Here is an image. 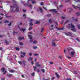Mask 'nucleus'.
<instances>
[{
	"instance_id": "obj_1",
	"label": "nucleus",
	"mask_w": 80,
	"mask_h": 80,
	"mask_svg": "<svg viewBox=\"0 0 80 80\" xmlns=\"http://www.w3.org/2000/svg\"><path fill=\"white\" fill-rule=\"evenodd\" d=\"M11 7L12 8H16V11H17V12H19V6L18 5L15 4L13 6H11Z\"/></svg>"
},
{
	"instance_id": "obj_2",
	"label": "nucleus",
	"mask_w": 80,
	"mask_h": 80,
	"mask_svg": "<svg viewBox=\"0 0 80 80\" xmlns=\"http://www.w3.org/2000/svg\"><path fill=\"white\" fill-rule=\"evenodd\" d=\"M18 63L19 64H20V65L22 66H25V63H26V62L25 60H23L22 62L20 61H19L18 62Z\"/></svg>"
},
{
	"instance_id": "obj_3",
	"label": "nucleus",
	"mask_w": 80,
	"mask_h": 80,
	"mask_svg": "<svg viewBox=\"0 0 80 80\" xmlns=\"http://www.w3.org/2000/svg\"><path fill=\"white\" fill-rule=\"evenodd\" d=\"M70 54L71 56H72V57H73L75 55V52L74 51H72L71 52Z\"/></svg>"
},
{
	"instance_id": "obj_4",
	"label": "nucleus",
	"mask_w": 80,
	"mask_h": 80,
	"mask_svg": "<svg viewBox=\"0 0 80 80\" xmlns=\"http://www.w3.org/2000/svg\"><path fill=\"white\" fill-rule=\"evenodd\" d=\"M65 34L67 36H72V33L71 32H65Z\"/></svg>"
},
{
	"instance_id": "obj_5",
	"label": "nucleus",
	"mask_w": 80,
	"mask_h": 80,
	"mask_svg": "<svg viewBox=\"0 0 80 80\" xmlns=\"http://www.w3.org/2000/svg\"><path fill=\"white\" fill-rule=\"evenodd\" d=\"M28 37H29L30 39V40L29 41V42H30V43H32V36L28 34Z\"/></svg>"
},
{
	"instance_id": "obj_6",
	"label": "nucleus",
	"mask_w": 80,
	"mask_h": 80,
	"mask_svg": "<svg viewBox=\"0 0 80 80\" xmlns=\"http://www.w3.org/2000/svg\"><path fill=\"white\" fill-rule=\"evenodd\" d=\"M72 7L74 8H75V9H77V8H79V10H80V7H78V6H75L73 5H72Z\"/></svg>"
},
{
	"instance_id": "obj_7",
	"label": "nucleus",
	"mask_w": 80,
	"mask_h": 80,
	"mask_svg": "<svg viewBox=\"0 0 80 80\" xmlns=\"http://www.w3.org/2000/svg\"><path fill=\"white\" fill-rule=\"evenodd\" d=\"M56 9H52L51 10H49V11L50 12H54L55 13H57V11H55Z\"/></svg>"
},
{
	"instance_id": "obj_8",
	"label": "nucleus",
	"mask_w": 80,
	"mask_h": 80,
	"mask_svg": "<svg viewBox=\"0 0 80 80\" xmlns=\"http://www.w3.org/2000/svg\"><path fill=\"white\" fill-rule=\"evenodd\" d=\"M22 53V55H23V56L22 55H21V57L22 58H24V56H25V55H26V53L25 52H23Z\"/></svg>"
},
{
	"instance_id": "obj_9",
	"label": "nucleus",
	"mask_w": 80,
	"mask_h": 80,
	"mask_svg": "<svg viewBox=\"0 0 80 80\" xmlns=\"http://www.w3.org/2000/svg\"><path fill=\"white\" fill-rule=\"evenodd\" d=\"M36 66L38 67H41V65H39L38 64V62H36Z\"/></svg>"
},
{
	"instance_id": "obj_10",
	"label": "nucleus",
	"mask_w": 80,
	"mask_h": 80,
	"mask_svg": "<svg viewBox=\"0 0 80 80\" xmlns=\"http://www.w3.org/2000/svg\"><path fill=\"white\" fill-rule=\"evenodd\" d=\"M56 28L57 29H58V30H63V29H64V28H64V27H62V28H58V27H56Z\"/></svg>"
},
{
	"instance_id": "obj_11",
	"label": "nucleus",
	"mask_w": 80,
	"mask_h": 80,
	"mask_svg": "<svg viewBox=\"0 0 80 80\" xmlns=\"http://www.w3.org/2000/svg\"><path fill=\"white\" fill-rule=\"evenodd\" d=\"M39 10L40 11H41V13H42V12H43V9L42 8H41V7H39Z\"/></svg>"
},
{
	"instance_id": "obj_12",
	"label": "nucleus",
	"mask_w": 80,
	"mask_h": 80,
	"mask_svg": "<svg viewBox=\"0 0 80 80\" xmlns=\"http://www.w3.org/2000/svg\"><path fill=\"white\" fill-rule=\"evenodd\" d=\"M31 2L32 4L36 3V2L35 1V0H31Z\"/></svg>"
},
{
	"instance_id": "obj_13",
	"label": "nucleus",
	"mask_w": 80,
	"mask_h": 80,
	"mask_svg": "<svg viewBox=\"0 0 80 80\" xmlns=\"http://www.w3.org/2000/svg\"><path fill=\"white\" fill-rule=\"evenodd\" d=\"M1 72H5V68H2L1 69Z\"/></svg>"
},
{
	"instance_id": "obj_14",
	"label": "nucleus",
	"mask_w": 80,
	"mask_h": 80,
	"mask_svg": "<svg viewBox=\"0 0 80 80\" xmlns=\"http://www.w3.org/2000/svg\"><path fill=\"white\" fill-rule=\"evenodd\" d=\"M12 76V74H7V76L8 77H11V76Z\"/></svg>"
},
{
	"instance_id": "obj_15",
	"label": "nucleus",
	"mask_w": 80,
	"mask_h": 80,
	"mask_svg": "<svg viewBox=\"0 0 80 80\" xmlns=\"http://www.w3.org/2000/svg\"><path fill=\"white\" fill-rule=\"evenodd\" d=\"M23 38H24L23 37H19L18 38V39H19V40H22V39H23Z\"/></svg>"
},
{
	"instance_id": "obj_16",
	"label": "nucleus",
	"mask_w": 80,
	"mask_h": 80,
	"mask_svg": "<svg viewBox=\"0 0 80 80\" xmlns=\"http://www.w3.org/2000/svg\"><path fill=\"white\" fill-rule=\"evenodd\" d=\"M71 25L72 27H71V28H75V26L73 25L72 23H71Z\"/></svg>"
},
{
	"instance_id": "obj_17",
	"label": "nucleus",
	"mask_w": 80,
	"mask_h": 80,
	"mask_svg": "<svg viewBox=\"0 0 80 80\" xmlns=\"http://www.w3.org/2000/svg\"><path fill=\"white\" fill-rule=\"evenodd\" d=\"M32 59H33L31 57H30L28 59V61H29V60H31V61H32Z\"/></svg>"
},
{
	"instance_id": "obj_18",
	"label": "nucleus",
	"mask_w": 80,
	"mask_h": 80,
	"mask_svg": "<svg viewBox=\"0 0 80 80\" xmlns=\"http://www.w3.org/2000/svg\"><path fill=\"white\" fill-rule=\"evenodd\" d=\"M55 75H57V77L58 78H60V76H59V75H58L57 73H55Z\"/></svg>"
},
{
	"instance_id": "obj_19",
	"label": "nucleus",
	"mask_w": 80,
	"mask_h": 80,
	"mask_svg": "<svg viewBox=\"0 0 80 80\" xmlns=\"http://www.w3.org/2000/svg\"><path fill=\"white\" fill-rule=\"evenodd\" d=\"M9 72H11V73H14V72H15V70H10Z\"/></svg>"
},
{
	"instance_id": "obj_20",
	"label": "nucleus",
	"mask_w": 80,
	"mask_h": 80,
	"mask_svg": "<svg viewBox=\"0 0 80 80\" xmlns=\"http://www.w3.org/2000/svg\"><path fill=\"white\" fill-rule=\"evenodd\" d=\"M5 23H9V21L8 20H5L4 21Z\"/></svg>"
},
{
	"instance_id": "obj_21",
	"label": "nucleus",
	"mask_w": 80,
	"mask_h": 80,
	"mask_svg": "<svg viewBox=\"0 0 80 80\" xmlns=\"http://www.w3.org/2000/svg\"><path fill=\"white\" fill-rule=\"evenodd\" d=\"M72 31H73V32H76L77 31V30H76V29H75V28H72Z\"/></svg>"
},
{
	"instance_id": "obj_22",
	"label": "nucleus",
	"mask_w": 80,
	"mask_h": 80,
	"mask_svg": "<svg viewBox=\"0 0 80 80\" xmlns=\"http://www.w3.org/2000/svg\"><path fill=\"white\" fill-rule=\"evenodd\" d=\"M5 43H6V45H8V42L7 41V40H5Z\"/></svg>"
},
{
	"instance_id": "obj_23",
	"label": "nucleus",
	"mask_w": 80,
	"mask_h": 80,
	"mask_svg": "<svg viewBox=\"0 0 80 80\" xmlns=\"http://www.w3.org/2000/svg\"><path fill=\"white\" fill-rule=\"evenodd\" d=\"M80 12H79L76 13V14L77 15V16H78L79 15H80Z\"/></svg>"
},
{
	"instance_id": "obj_24",
	"label": "nucleus",
	"mask_w": 80,
	"mask_h": 80,
	"mask_svg": "<svg viewBox=\"0 0 80 80\" xmlns=\"http://www.w3.org/2000/svg\"><path fill=\"white\" fill-rule=\"evenodd\" d=\"M12 22V21H11L10 22V23H9V24H8V26L9 27H10V26L12 25V23H11Z\"/></svg>"
},
{
	"instance_id": "obj_25",
	"label": "nucleus",
	"mask_w": 80,
	"mask_h": 80,
	"mask_svg": "<svg viewBox=\"0 0 80 80\" xmlns=\"http://www.w3.org/2000/svg\"><path fill=\"white\" fill-rule=\"evenodd\" d=\"M35 72H33L31 74V75L32 77H34V76H35Z\"/></svg>"
},
{
	"instance_id": "obj_26",
	"label": "nucleus",
	"mask_w": 80,
	"mask_h": 80,
	"mask_svg": "<svg viewBox=\"0 0 80 80\" xmlns=\"http://www.w3.org/2000/svg\"><path fill=\"white\" fill-rule=\"evenodd\" d=\"M36 24H39L40 23V21H36L35 22Z\"/></svg>"
},
{
	"instance_id": "obj_27",
	"label": "nucleus",
	"mask_w": 80,
	"mask_h": 80,
	"mask_svg": "<svg viewBox=\"0 0 80 80\" xmlns=\"http://www.w3.org/2000/svg\"><path fill=\"white\" fill-rule=\"evenodd\" d=\"M72 20H73V21H76L77 22L78 20H77V18H76L75 20H74V19H73V17H72Z\"/></svg>"
},
{
	"instance_id": "obj_28",
	"label": "nucleus",
	"mask_w": 80,
	"mask_h": 80,
	"mask_svg": "<svg viewBox=\"0 0 80 80\" xmlns=\"http://www.w3.org/2000/svg\"><path fill=\"white\" fill-rule=\"evenodd\" d=\"M52 45H53V46H56V44H55V43L54 42H53L52 43Z\"/></svg>"
},
{
	"instance_id": "obj_29",
	"label": "nucleus",
	"mask_w": 80,
	"mask_h": 80,
	"mask_svg": "<svg viewBox=\"0 0 80 80\" xmlns=\"http://www.w3.org/2000/svg\"><path fill=\"white\" fill-rule=\"evenodd\" d=\"M78 28V29H80V25L79 24H78L77 26Z\"/></svg>"
},
{
	"instance_id": "obj_30",
	"label": "nucleus",
	"mask_w": 80,
	"mask_h": 80,
	"mask_svg": "<svg viewBox=\"0 0 80 80\" xmlns=\"http://www.w3.org/2000/svg\"><path fill=\"white\" fill-rule=\"evenodd\" d=\"M22 30L23 32H25V30H26V29H23V28H22Z\"/></svg>"
},
{
	"instance_id": "obj_31",
	"label": "nucleus",
	"mask_w": 80,
	"mask_h": 80,
	"mask_svg": "<svg viewBox=\"0 0 80 80\" xmlns=\"http://www.w3.org/2000/svg\"><path fill=\"white\" fill-rule=\"evenodd\" d=\"M29 26H32L33 25V24H32V23H29Z\"/></svg>"
},
{
	"instance_id": "obj_32",
	"label": "nucleus",
	"mask_w": 80,
	"mask_h": 80,
	"mask_svg": "<svg viewBox=\"0 0 80 80\" xmlns=\"http://www.w3.org/2000/svg\"><path fill=\"white\" fill-rule=\"evenodd\" d=\"M71 49V48L70 47L68 48V52H70V50Z\"/></svg>"
},
{
	"instance_id": "obj_33",
	"label": "nucleus",
	"mask_w": 80,
	"mask_h": 80,
	"mask_svg": "<svg viewBox=\"0 0 80 80\" xmlns=\"http://www.w3.org/2000/svg\"><path fill=\"white\" fill-rule=\"evenodd\" d=\"M54 22H55V24H57V26H58V22H57L56 21H54Z\"/></svg>"
},
{
	"instance_id": "obj_34",
	"label": "nucleus",
	"mask_w": 80,
	"mask_h": 80,
	"mask_svg": "<svg viewBox=\"0 0 80 80\" xmlns=\"http://www.w3.org/2000/svg\"><path fill=\"white\" fill-rule=\"evenodd\" d=\"M66 80H72L71 78H66Z\"/></svg>"
},
{
	"instance_id": "obj_35",
	"label": "nucleus",
	"mask_w": 80,
	"mask_h": 80,
	"mask_svg": "<svg viewBox=\"0 0 80 80\" xmlns=\"http://www.w3.org/2000/svg\"><path fill=\"white\" fill-rule=\"evenodd\" d=\"M19 43L20 45H23V44L22 42H19Z\"/></svg>"
},
{
	"instance_id": "obj_36",
	"label": "nucleus",
	"mask_w": 80,
	"mask_h": 80,
	"mask_svg": "<svg viewBox=\"0 0 80 80\" xmlns=\"http://www.w3.org/2000/svg\"><path fill=\"white\" fill-rule=\"evenodd\" d=\"M33 48L34 49H36V48H37V46H33Z\"/></svg>"
},
{
	"instance_id": "obj_37",
	"label": "nucleus",
	"mask_w": 80,
	"mask_h": 80,
	"mask_svg": "<svg viewBox=\"0 0 80 80\" xmlns=\"http://www.w3.org/2000/svg\"><path fill=\"white\" fill-rule=\"evenodd\" d=\"M49 23H52V22L51 21V19H49Z\"/></svg>"
},
{
	"instance_id": "obj_38",
	"label": "nucleus",
	"mask_w": 80,
	"mask_h": 80,
	"mask_svg": "<svg viewBox=\"0 0 80 80\" xmlns=\"http://www.w3.org/2000/svg\"><path fill=\"white\" fill-rule=\"evenodd\" d=\"M42 7L43 8H44V10H47V8H45L44 6H42Z\"/></svg>"
},
{
	"instance_id": "obj_39",
	"label": "nucleus",
	"mask_w": 80,
	"mask_h": 80,
	"mask_svg": "<svg viewBox=\"0 0 80 80\" xmlns=\"http://www.w3.org/2000/svg\"><path fill=\"white\" fill-rule=\"evenodd\" d=\"M41 71L43 73H45V70L44 69H42Z\"/></svg>"
},
{
	"instance_id": "obj_40",
	"label": "nucleus",
	"mask_w": 80,
	"mask_h": 80,
	"mask_svg": "<svg viewBox=\"0 0 80 80\" xmlns=\"http://www.w3.org/2000/svg\"><path fill=\"white\" fill-rule=\"evenodd\" d=\"M44 30V29L43 28H42L41 29V32H42Z\"/></svg>"
},
{
	"instance_id": "obj_41",
	"label": "nucleus",
	"mask_w": 80,
	"mask_h": 80,
	"mask_svg": "<svg viewBox=\"0 0 80 80\" xmlns=\"http://www.w3.org/2000/svg\"><path fill=\"white\" fill-rule=\"evenodd\" d=\"M32 28H33L32 27H30L29 28V30H32Z\"/></svg>"
},
{
	"instance_id": "obj_42",
	"label": "nucleus",
	"mask_w": 80,
	"mask_h": 80,
	"mask_svg": "<svg viewBox=\"0 0 80 80\" xmlns=\"http://www.w3.org/2000/svg\"><path fill=\"white\" fill-rule=\"evenodd\" d=\"M19 49H20L18 48H16V50H19Z\"/></svg>"
},
{
	"instance_id": "obj_43",
	"label": "nucleus",
	"mask_w": 80,
	"mask_h": 80,
	"mask_svg": "<svg viewBox=\"0 0 80 80\" xmlns=\"http://www.w3.org/2000/svg\"><path fill=\"white\" fill-rule=\"evenodd\" d=\"M34 56H37V55H38V54L35 53L34 54Z\"/></svg>"
},
{
	"instance_id": "obj_44",
	"label": "nucleus",
	"mask_w": 80,
	"mask_h": 80,
	"mask_svg": "<svg viewBox=\"0 0 80 80\" xmlns=\"http://www.w3.org/2000/svg\"><path fill=\"white\" fill-rule=\"evenodd\" d=\"M5 15H6L5 17H6V18H8V17H10V16H7V14H6Z\"/></svg>"
},
{
	"instance_id": "obj_45",
	"label": "nucleus",
	"mask_w": 80,
	"mask_h": 80,
	"mask_svg": "<svg viewBox=\"0 0 80 80\" xmlns=\"http://www.w3.org/2000/svg\"><path fill=\"white\" fill-rule=\"evenodd\" d=\"M33 43H34V44H35L37 43V42H36V41H34L33 42Z\"/></svg>"
},
{
	"instance_id": "obj_46",
	"label": "nucleus",
	"mask_w": 80,
	"mask_h": 80,
	"mask_svg": "<svg viewBox=\"0 0 80 80\" xmlns=\"http://www.w3.org/2000/svg\"><path fill=\"white\" fill-rule=\"evenodd\" d=\"M40 5H41L43 6V2H41L40 3Z\"/></svg>"
},
{
	"instance_id": "obj_47",
	"label": "nucleus",
	"mask_w": 80,
	"mask_h": 80,
	"mask_svg": "<svg viewBox=\"0 0 80 80\" xmlns=\"http://www.w3.org/2000/svg\"><path fill=\"white\" fill-rule=\"evenodd\" d=\"M50 16H51V15L50 14H48L47 15V17H50Z\"/></svg>"
},
{
	"instance_id": "obj_48",
	"label": "nucleus",
	"mask_w": 80,
	"mask_h": 80,
	"mask_svg": "<svg viewBox=\"0 0 80 80\" xmlns=\"http://www.w3.org/2000/svg\"><path fill=\"white\" fill-rule=\"evenodd\" d=\"M76 40H77L78 42H80V41L78 40V38H76Z\"/></svg>"
},
{
	"instance_id": "obj_49",
	"label": "nucleus",
	"mask_w": 80,
	"mask_h": 80,
	"mask_svg": "<svg viewBox=\"0 0 80 80\" xmlns=\"http://www.w3.org/2000/svg\"><path fill=\"white\" fill-rule=\"evenodd\" d=\"M23 17H26V14H24L23 15Z\"/></svg>"
},
{
	"instance_id": "obj_50",
	"label": "nucleus",
	"mask_w": 80,
	"mask_h": 80,
	"mask_svg": "<svg viewBox=\"0 0 80 80\" xmlns=\"http://www.w3.org/2000/svg\"><path fill=\"white\" fill-rule=\"evenodd\" d=\"M73 11V10H72V9H71V11H69V13H71V12H72Z\"/></svg>"
},
{
	"instance_id": "obj_51",
	"label": "nucleus",
	"mask_w": 80,
	"mask_h": 80,
	"mask_svg": "<svg viewBox=\"0 0 80 80\" xmlns=\"http://www.w3.org/2000/svg\"><path fill=\"white\" fill-rule=\"evenodd\" d=\"M33 68L35 69V70H37V67H33Z\"/></svg>"
},
{
	"instance_id": "obj_52",
	"label": "nucleus",
	"mask_w": 80,
	"mask_h": 80,
	"mask_svg": "<svg viewBox=\"0 0 80 80\" xmlns=\"http://www.w3.org/2000/svg\"><path fill=\"white\" fill-rule=\"evenodd\" d=\"M49 63H50V64H53V62H49Z\"/></svg>"
},
{
	"instance_id": "obj_53",
	"label": "nucleus",
	"mask_w": 80,
	"mask_h": 80,
	"mask_svg": "<svg viewBox=\"0 0 80 80\" xmlns=\"http://www.w3.org/2000/svg\"><path fill=\"white\" fill-rule=\"evenodd\" d=\"M55 78V77H52L51 78L52 80H53Z\"/></svg>"
},
{
	"instance_id": "obj_54",
	"label": "nucleus",
	"mask_w": 80,
	"mask_h": 80,
	"mask_svg": "<svg viewBox=\"0 0 80 80\" xmlns=\"http://www.w3.org/2000/svg\"><path fill=\"white\" fill-rule=\"evenodd\" d=\"M33 19H31L30 20V22H32V21H33Z\"/></svg>"
},
{
	"instance_id": "obj_55",
	"label": "nucleus",
	"mask_w": 80,
	"mask_h": 80,
	"mask_svg": "<svg viewBox=\"0 0 80 80\" xmlns=\"http://www.w3.org/2000/svg\"><path fill=\"white\" fill-rule=\"evenodd\" d=\"M28 6L30 7H32V5L30 4L28 5Z\"/></svg>"
},
{
	"instance_id": "obj_56",
	"label": "nucleus",
	"mask_w": 80,
	"mask_h": 80,
	"mask_svg": "<svg viewBox=\"0 0 80 80\" xmlns=\"http://www.w3.org/2000/svg\"><path fill=\"white\" fill-rule=\"evenodd\" d=\"M74 72L75 74H77V72L76 71H74Z\"/></svg>"
},
{
	"instance_id": "obj_57",
	"label": "nucleus",
	"mask_w": 80,
	"mask_h": 80,
	"mask_svg": "<svg viewBox=\"0 0 80 80\" xmlns=\"http://www.w3.org/2000/svg\"><path fill=\"white\" fill-rule=\"evenodd\" d=\"M7 73V71H5L4 72H3L4 75L5 74V73Z\"/></svg>"
},
{
	"instance_id": "obj_58",
	"label": "nucleus",
	"mask_w": 80,
	"mask_h": 80,
	"mask_svg": "<svg viewBox=\"0 0 80 80\" xmlns=\"http://www.w3.org/2000/svg\"><path fill=\"white\" fill-rule=\"evenodd\" d=\"M22 11H23V12H26V10H22Z\"/></svg>"
},
{
	"instance_id": "obj_59",
	"label": "nucleus",
	"mask_w": 80,
	"mask_h": 80,
	"mask_svg": "<svg viewBox=\"0 0 80 80\" xmlns=\"http://www.w3.org/2000/svg\"><path fill=\"white\" fill-rule=\"evenodd\" d=\"M23 5L24 6H27V4L26 3H25L23 4Z\"/></svg>"
},
{
	"instance_id": "obj_60",
	"label": "nucleus",
	"mask_w": 80,
	"mask_h": 80,
	"mask_svg": "<svg viewBox=\"0 0 80 80\" xmlns=\"http://www.w3.org/2000/svg\"><path fill=\"white\" fill-rule=\"evenodd\" d=\"M62 19H65V17L62 16Z\"/></svg>"
},
{
	"instance_id": "obj_61",
	"label": "nucleus",
	"mask_w": 80,
	"mask_h": 80,
	"mask_svg": "<svg viewBox=\"0 0 80 80\" xmlns=\"http://www.w3.org/2000/svg\"><path fill=\"white\" fill-rule=\"evenodd\" d=\"M0 15L3 16V15H4V14L3 13H1V14H0Z\"/></svg>"
},
{
	"instance_id": "obj_62",
	"label": "nucleus",
	"mask_w": 80,
	"mask_h": 80,
	"mask_svg": "<svg viewBox=\"0 0 80 80\" xmlns=\"http://www.w3.org/2000/svg\"><path fill=\"white\" fill-rule=\"evenodd\" d=\"M4 36V35H0V37H3Z\"/></svg>"
},
{
	"instance_id": "obj_63",
	"label": "nucleus",
	"mask_w": 80,
	"mask_h": 80,
	"mask_svg": "<svg viewBox=\"0 0 80 80\" xmlns=\"http://www.w3.org/2000/svg\"><path fill=\"white\" fill-rule=\"evenodd\" d=\"M29 55H30V56H32V53H29Z\"/></svg>"
},
{
	"instance_id": "obj_64",
	"label": "nucleus",
	"mask_w": 80,
	"mask_h": 80,
	"mask_svg": "<svg viewBox=\"0 0 80 80\" xmlns=\"http://www.w3.org/2000/svg\"><path fill=\"white\" fill-rule=\"evenodd\" d=\"M69 22V21L68 20H67L66 21V23H68V22Z\"/></svg>"
}]
</instances>
